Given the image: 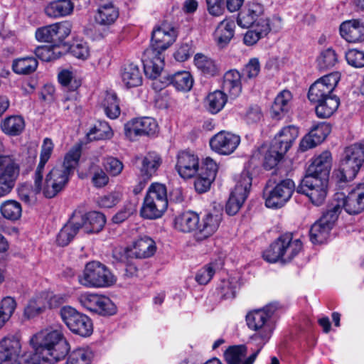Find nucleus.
<instances>
[{
  "mask_svg": "<svg viewBox=\"0 0 364 364\" xmlns=\"http://www.w3.org/2000/svg\"><path fill=\"white\" fill-rule=\"evenodd\" d=\"M177 37L175 28L164 21L156 26L151 33V46L143 54L144 72L151 78H156L162 71L164 58L162 52L172 45Z\"/></svg>",
  "mask_w": 364,
  "mask_h": 364,
  "instance_id": "obj_1",
  "label": "nucleus"
},
{
  "mask_svg": "<svg viewBox=\"0 0 364 364\" xmlns=\"http://www.w3.org/2000/svg\"><path fill=\"white\" fill-rule=\"evenodd\" d=\"M30 342L34 353L47 364H54L63 359L70 350L60 329L52 327L33 335Z\"/></svg>",
  "mask_w": 364,
  "mask_h": 364,
  "instance_id": "obj_2",
  "label": "nucleus"
},
{
  "mask_svg": "<svg viewBox=\"0 0 364 364\" xmlns=\"http://www.w3.org/2000/svg\"><path fill=\"white\" fill-rule=\"evenodd\" d=\"M80 155V147L72 148L65 156L63 163L54 166L48 172L43 185V192L46 198L55 197L65 187L78 163Z\"/></svg>",
  "mask_w": 364,
  "mask_h": 364,
  "instance_id": "obj_3",
  "label": "nucleus"
},
{
  "mask_svg": "<svg viewBox=\"0 0 364 364\" xmlns=\"http://www.w3.org/2000/svg\"><path fill=\"white\" fill-rule=\"evenodd\" d=\"M277 309L276 304H269L262 309L251 311L247 314V325L255 331L250 337L251 341H263V343H267L274 330L272 318Z\"/></svg>",
  "mask_w": 364,
  "mask_h": 364,
  "instance_id": "obj_4",
  "label": "nucleus"
},
{
  "mask_svg": "<svg viewBox=\"0 0 364 364\" xmlns=\"http://www.w3.org/2000/svg\"><path fill=\"white\" fill-rule=\"evenodd\" d=\"M54 149L53 141L44 139L41 149L40 160L33 176V187L28 184H22L18 188V195L21 200L27 204L32 203L36 195L43 191V179L45 166L50 159Z\"/></svg>",
  "mask_w": 364,
  "mask_h": 364,
  "instance_id": "obj_5",
  "label": "nucleus"
},
{
  "mask_svg": "<svg viewBox=\"0 0 364 364\" xmlns=\"http://www.w3.org/2000/svg\"><path fill=\"white\" fill-rule=\"evenodd\" d=\"M364 163V145L354 144L346 147L336 177L341 182L353 180Z\"/></svg>",
  "mask_w": 364,
  "mask_h": 364,
  "instance_id": "obj_6",
  "label": "nucleus"
},
{
  "mask_svg": "<svg viewBox=\"0 0 364 364\" xmlns=\"http://www.w3.org/2000/svg\"><path fill=\"white\" fill-rule=\"evenodd\" d=\"M168 207L166 186L160 183L152 184L144 198L141 215L146 219H156L164 214Z\"/></svg>",
  "mask_w": 364,
  "mask_h": 364,
  "instance_id": "obj_7",
  "label": "nucleus"
},
{
  "mask_svg": "<svg viewBox=\"0 0 364 364\" xmlns=\"http://www.w3.org/2000/svg\"><path fill=\"white\" fill-rule=\"evenodd\" d=\"M79 282L87 287H109L116 282V278L110 270L99 262H88L81 275Z\"/></svg>",
  "mask_w": 364,
  "mask_h": 364,
  "instance_id": "obj_8",
  "label": "nucleus"
},
{
  "mask_svg": "<svg viewBox=\"0 0 364 364\" xmlns=\"http://www.w3.org/2000/svg\"><path fill=\"white\" fill-rule=\"evenodd\" d=\"M66 297L62 294L41 292L33 296L24 309L23 314L27 318H35L43 314L47 309H55L65 302Z\"/></svg>",
  "mask_w": 364,
  "mask_h": 364,
  "instance_id": "obj_9",
  "label": "nucleus"
},
{
  "mask_svg": "<svg viewBox=\"0 0 364 364\" xmlns=\"http://www.w3.org/2000/svg\"><path fill=\"white\" fill-rule=\"evenodd\" d=\"M340 213L341 205H333L312 225L309 231L312 243L321 244L326 241Z\"/></svg>",
  "mask_w": 364,
  "mask_h": 364,
  "instance_id": "obj_10",
  "label": "nucleus"
},
{
  "mask_svg": "<svg viewBox=\"0 0 364 364\" xmlns=\"http://www.w3.org/2000/svg\"><path fill=\"white\" fill-rule=\"evenodd\" d=\"M327 187V180L305 175L296 191L299 193L305 195L314 205L321 206L325 202Z\"/></svg>",
  "mask_w": 364,
  "mask_h": 364,
  "instance_id": "obj_11",
  "label": "nucleus"
},
{
  "mask_svg": "<svg viewBox=\"0 0 364 364\" xmlns=\"http://www.w3.org/2000/svg\"><path fill=\"white\" fill-rule=\"evenodd\" d=\"M60 316L67 327L74 333L81 336H89L92 333V323L86 315L70 306H63Z\"/></svg>",
  "mask_w": 364,
  "mask_h": 364,
  "instance_id": "obj_12",
  "label": "nucleus"
},
{
  "mask_svg": "<svg viewBox=\"0 0 364 364\" xmlns=\"http://www.w3.org/2000/svg\"><path fill=\"white\" fill-rule=\"evenodd\" d=\"M252 178L247 171H243L231 192L226 203L225 211L229 215H235L247 199L252 186Z\"/></svg>",
  "mask_w": 364,
  "mask_h": 364,
  "instance_id": "obj_13",
  "label": "nucleus"
},
{
  "mask_svg": "<svg viewBox=\"0 0 364 364\" xmlns=\"http://www.w3.org/2000/svg\"><path fill=\"white\" fill-rule=\"evenodd\" d=\"M294 191L295 183L291 179L281 181L271 190H265L266 206L271 208L282 207L291 198Z\"/></svg>",
  "mask_w": 364,
  "mask_h": 364,
  "instance_id": "obj_14",
  "label": "nucleus"
},
{
  "mask_svg": "<svg viewBox=\"0 0 364 364\" xmlns=\"http://www.w3.org/2000/svg\"><path fill=\"white\" fill-rule=\"evenodd\" d=\"M340 80L338 73H331L317 80L309 88V100L317 103L332 96V92Z\"/></svg>",
  "mask_w": 364,
  "mask_h": 364,
  "instance_id": "obj_15",
  "label": "nucleus"
},
{
  "mask_svg": "<svg viewBox=\"0 0 364 364\" xmlns=\"http://www.w3.org/2000/svg\"><path fill=\"white\" fill-rule=\"evenodd\" d=\"M79 301L85 309L100 315H112L116 312L114 303L103 295L85 293L80 296Z\"/></svg>",
  "mask_w": 364,
  "mask_h": 364,
  "instance_id": "obj_16",
  "label": "nucleus"
},
{
  "mask_svg": "<svg viewBox=\"0 0 364 364\" xmlns=\"http://www.w3.org/2000/svg\"><path fill=\"white\" fill-rule=\"evenodd\" d=\"M73 213L80 218L78 221L79 227L85 233L99 232L106 223L104 214L97 211L85 213L82 208L78 207Z\"/></svg>",
  "mask_w": 364,
  "mask_h": 364,
  "instance_id": "obj_17",
  "label": "nucleus"
},
{
  "mask_svg": "<svg viewBox=\"0 0 364 364\" xmlns=\"http://www.w3.org/2000/svg\"><path fill=\"white\" fill-rule=\"evenodd\" d=\"M157 129V123L151 117L134 119L124 124V134L130 140H134L137 136L153 135Z\"/></svg>",
  "mask_w": 364,
  "mask_h": 364,
  "instance_id": "obj_18",
  "label": "nucleus"
},
{
  "mask_svg": "<svg viewBox=\"0 0 364 364\" xmlns=\"http://www.w3.org/2000/svg\"><path fill=\"white\" fill-rule=\"evenodd\" d=\"M240 142L239 136L229 132L220 131L210 139V146L218 154L229 155L235 151Z\"/></svg>",
  "mask_w": 364,
  "mask_h": 364,
  "instance_id": "obj_19",
  "label": "nucleus"
},
{
  "mask_svg": "<svg viewBox=\"0 0 364 364\" xmlns=\"http://www.w3.org/2000/svg\"><path fill=\"white\" fill-rule=\"evenodd\" d=\"M119 10L112 4H105L99 6L95 15V21L97 26L102 27L103 31L99 33L98 36L103 38L109 32V27L113 25L119 17Z\"/></svg>",
  "mask_w": 364,
  "mask_h": 364,
  "instance_id": "obj_20",
  "label": "nucleus"
},
{
  "mask_svg": "<svg viewBox=\"0 0 364 364\" xmlns=\"http://www.w3.org/2000/svg\"><path fill=\"white\" fill-rule=\"evenodd\" d=\"M336 204L341 205L350 215H357L364 210V183L358 184Z\"/></svg>",
  "mask_w": 364,
  "mask_h": 364,
  "instance_id": "obj_21",
  "label": "nucleus"
},
{
  "mask_svg": "<svg viewBox=\"0 0 364 364\" xmlns=\"http://www.w3.org/2000/svg\"><path fill=\"white\" fill-rule=\"evenodd\" d=\"M223 219L221 211L213 210L206 214L200 220L196 238L197 240H203L211 236L219 228Z\"/></svg>",
  "mask_w": 364,
  "mask_h": 364,
  "instance_id": "obj_22",
  "label": "nucleus"
},
{
  "mask_svg": "<svg viewBox=\"0 0 364 364\" xmlns=\"http://www.w3.org/2000/svg\"><path fill=\"white\" fill-rule=\"evenodd\" d=\"M176 170L181 177L190 178L199 170V159L192 152L182 151L176 156Z\"/></svg>",
  "mask_w": 364,
  "mask_h": 364,
  "instance_id": "obj_23",
  "label": "nucleus"
},
{
  "mask_svg": "<svg viewBox=\"0 0 364 364\" xmlns=\"http://www.w3.org/2000/svg\"><path fill=\"white\" fill-rule=\"evenodd\" d=\"M331 127L326 122L319 123L312 127L311 131L301 141L299 149L301 151L314 148L321 144L331 132Z\"/></svg>",
  "mask_w": 364,
  "mask_h": 364,
  "instance_id": "obj_24",
  "label": "nucleus"
},
{
  "mask_svg": "<svg viewBox=\"0 0 364 364\" xmlns=\"http://www.w3.org/2000/svg\"><path fill=\"white\" fill-rule=\"evenodd\" d=\"M341 36L349 43L364 41V21L352 19L343 22L340 26Z\"/></svg>",
  "mask_w": 364,
  "mask_h": 364,
  "instance_id": "obj_25",
  "label": "nucleus"
},
{
  "mask_svg": "<svg viewBox=\"0 0 364 364\" xmlns=\"http://www.w3.org/2000/svg\"><path fill=\"white\" fill-rule=\"evenodd\" d=\"M331 154L329 151H323L314 159L309 165L306 174L318 178H324L328 181L331 167Z\"/></svg>",
  "mask_w": 364,
  "mask_h": 364,
  "instance_id": "obj_26",
  "label": "nucleus"
},
{
  "mask_svg": "<svg viewBox=\"0 0 364 364\" xmlns=\"http://www.w3.org/2000/svg\"><path fill=\"white\" fill-rule=\"evenodd\" d=\"M20 341L16 337H6L0 342V364H14L21 352Z\"/></svg>",
  "mask_w": 364,
  "mask_h": 364,
  "instance_id": "obj_27",
  "label": "nucleus"
},
{
  "mask_svg": "<svg viewBox=\"0 0 364 364\" xmlns=\"http://www.w3.org/2000/svg\"><path fill=\"white\" fill-rule=\"evenodd\" d=\"M299 136V129L294 125L283 127L275 136L272 144L280 153L286 154Z\"/></svg>",
  "mask_w": 364,
  "mask_h": 364,
  "instance_id": "obj_28",
  "label": "nucleus"
},
{
  "mask_svg": "<svg viewBox=\"0 0 364 364\" xmlns=\"http://www.w3.org/2000/svg\"><path fill=\"white\" fill-rule=\"evenodd\" d=\"M263 13V7L260 4L251 2L240 11L237 18V24L242 28H249L256 24Z\"/></svg>",
  "mask_w": 364,
  "mask_h": 364,
  "instance_id": "obj_29",
  "label": "nucleus"
},
{
  "mask_svg": "<svg viewBox=\"0 0 364 364\" xmlns=\"http://www.w3.org/2000/svg\"><path fill=\"white\" fill-rule=\"evenodd\" d=\"M135 163L141 164L139 167L141 174L145 180H149L157 171L162 159L159 154L152 151L147 153L143 158L136 157Z\"/></svg>",
  "mask_w": 364,
  "mask_h": 364,
  "instance_id": "obj_30",
  "label": "nucleus"
},
{
  "mask_svg": "<svg viewBox=\"0 0 364 364\" xmlns=\"http://www.w3.org/2000/svg\"><path fill=\"white\" fill-rule=\"evenodd\" d=\"M156 252L155 242L149 237H144L136 240L133 247L126 251L129 257L138 259L148 258L154 255Z\"/></svg>",
  "mask_w": 364,
  "mask_h": 364,
  "instance_id": "obj_31",
  "label": "nucleus"
},
{
  "mask_svg": "<svg viewBox=\"0 0 364 364\" xmlns=\"http://www.w3.org/2000/svg\"><path fill=\"white\" fill-rule=\"evenodd\" d=\"M80 218L78 215H74L73 213L70 217L68 221L60 229L57 235L56 242L61 247L67 246L77 235L80 230L78 221Z\"/></svg>",
  "mask_w": 364,
  "mask_h": 364,
  "instance_id": "obj_32",
  "label": "nucleus"
},
{
  "mask_svg": "<svg viewBox=\"0 0 364 364\" xmlns=\"http://www.w3.org/2000/svg\"><path fill=\"white\" fill-rule=\"evenodd\" d=\"M281 248L283 254V262H290L302 250V242L300 239H294L291 233H286L279 237Z\"/></svg>",
  "mask_w": 364,
  "mask_h": 364,
  "instance_id": "obj_33",
  "label": "nucleus"
},
{
  "mask_svg": "<svg viewBox=\"0 0 364 364\" xmlns=\"http://www.w3.org/2000/svg\"><path fill=\"white\" fill-rule=\"evenodd\" d=\"M270 29L269 19L260 18L258 22L253 26V28L245 34L244 43L247 46L255 44L260 38L266 36Z\"/></svg>",
  "mask_w": 364,
  "mask_h": 364,
  "instance_id": "obj_34",
  "label": "nucleus"
},
{
  "mask_svg": "<svg viewBox=\"0 0 364 364\" xmlns=\"http://www.w3.org/2000/svg\"><path fill=\"white\" fill-rule=\"evenodd\" d=\"M235 27V21L230 19H225L218 24L214 33L218 46L223 48L229 43L234 36Z\"/></svg>",
  "mask_w": 364,
  "mask_h": 364,
  "instance_id": "obj_35",
  "label": "nucleus"
},
{
  "mask_svg": "<svg viewBox=\"0 0 364 364\" xmlns=\"http://www.w3.org/2000/svg\"><path fill=\"white\" fill-rule=\"evenodd\" d=\"M199 216L198 214L188 211L185 212L174 220V227L183 232H190L198 229Z\"/></svg>",
  "mask_w": 364,
  "mask_h": 364,
  "instance_id": "obj_36",
  "label": "nucleus"
},
{
  "mask_svg": "<svg viewBox=\"0 0 364 364\" xmlns=\"http://www.w3.org/2000/svg\"><path fill=\"white\" fill-rule=\"evenodd\" d=\"M292 99L291 93L289 90L280 92L274 99L271 107L272 117L274 119H281L289 109V103Z\"/></svg>",
  "mask_w": 364,
  "mask_h": 364,
  "instance_id": "obj_37",
  "label": "nucleus"
},
{
  "mask_svg": "<svg viewBox=\"0 0 364 364\" xmlns=\"http://www.w3.org/2000/svg\"><path fill=\"white\" fill-rule=\"evenodd\" d=\"M223 89L229 93L230 97H237L242 90L241 75L236 70L228 71L223 77Z\"/></svg>",
  "mask_w": 364,
  "mask_h": 364,
  "instance_id": "obj_38",
  "label": "nucleus"
},
{
  "mask_svg": "<svg viewBox=\"0 0 364 364\" xmlns=\"http://www.w3.org/2000/svg\"><path fill=\"white\" fill-rule=\"evenodd\" d=\"M121 77L127 87L139 86L142 82V74L137 65L132 63L124 65Z\"/></svg>",
  "mask_w": 364,
  "mask_h": 364,
  "instance_id": "obj_39",
  "label": "nucleus"
},
{
  "mask_svg": "<svg viewBox=\"0 0 364 364\" xmlns=\"http://www.w3.org/2000/svg\"><path fill=\"white\" fill-rule=\"evenodd\" d=\"M19 175V166L15 161L9 156L0 155V179L16 181Z\"/></svg>",
  "mask_w": 364,
  "mask_h": 364,
  "instance_id": "obj_40",
  "label": "nucleus"
},
{
  "mask_svg": "<svg viewBox=\"0 0 364 364\" xmlns=\"http://www.w3.org/2000/svg\"><path fill=\"white\" fill-rule=\"evenodd\" d=\"M73 9L74 4L71 0H58L50 3L45 12L50 17L58 18L70 15Z\"/></svg>",
  "mask_w": 364,
  "mask_h": 364,
  "instance_id": "obj_41",
  "label": "nucleus"
},
{
  "mask_svg": "<svg viewBox=\"0 0 364 364\" xmlns=\"http://www.w3.org/2000/svg\"><path fill=\"white\" fill-rule=\"evenodd\" d=\"M194 63L205 76L213 77L219 73L220 69L215 60L202 53L196 54Z\"/></svg>",
  "mask_w": 364,
  "mask_h": 364,
  "instance_id": "obj_42",
  "label": "nucleus"
},
{
  "mask_svg": "<svg viewBox=\"0 0 364 364\" xmlns=\"http://www.w3.org/2000/svg\"><path fill=\"white\" fill-rule=\"evenodd\" d=\"M25 122L22 117L12 115L5 118L1 123L2 132L9 136L19 135L24 129Z\"/></svg>",
  "mask_w": 364,
  "mask_h": 364,
  "instance_id": "obj_43",
  "label": "nucleus"
},
{
  "mask_svg": "<svg viewBox=\"0 0 364 364\" xmlns=\"http://www.w3.org/2000/svg\"><path fill=\"white\" fill-rule=\"evenodd\" d=\"M316 106V114L318 117L326 119L331 117L338 109L340 100L336 95H332L321 102Z\"/></svg>",
  "mask_w": 364,
  "mask_h": 364,
  "instance_id": "obj_44",
  "label": "nucleus"
},
{
  "mask_svg": "<svg viewBox=\"0 0 364 364\" xmlns=\"http://www.w3.org/2000/svg\"><path fill=\"white\" fill-rule=\"evenodd\" d=\"M226 94L220 90L210 93L205 100L207 109L212 114L218 113L227 102Z\"/></svg>",
  "mask_w": 364,
  "mask_h": 364,
  "instance_id": "obj_45",
  "label": "nucleus"
},
{
  "mask_svg": "<svg viewBox=\"0 0 364 364\" xmlns=\"http://www.w3.org/2000/svg\"><path fill=\"white\" fill-rule=\"evenodd\" d=\"M0 212L4 218L11 221H16L21 217L22 206L16 200H7L0 205Z\"/></svg>",
  "mask_w": 364,
  "mask_h": 364,
  "instance_id": "obj_46",
  "label": "nucleus"
},
{
  "mask_svg": "<svg viewBox=\"0 0 364 364\" xmlns=\"http://www.w3.org/2000/svg\"><path fill=\"white\" fill-rule=\"evenodd\" d=\"M38 61L33 57H25L14 60L12 69L18 75H28L33 73L38 67Z\"/></svg>",
  "mask_w": 364,
  "mask_h": 364,
  "instance_id": "obj_47",
  "label": "nucleus"
},
{
  "mask_svg": "<svg viewBox=\"0 0 364 364\" xmlns=\"http://www.w3.org/2000/svg\"><path fill=\"white\" fill-rule=\"evenodd\" d=\"M171 83L176 90L183 92L189 91L193 85V79L189 72L181 71L169 77Z\"/></svg>",
  "mask_w": 364,
  "mask_h": 364,
  "instance_id": "obj_48",
  "label": "nucleus"
},
{
  "mask_svg": "<svg viewBox=\"0 0 364 364\" xmlns=\"http://www.w3.org/2000/svg\"><path fill=\"white\" fill-rule=\"evenodd\" d=\"M106 115L110 119H116L120 114V108L119 105L117 95L113 92H107L102 102Z\"/></svg>",
  "mask_w": 364,
  "mask_h": 364,
  "instance_id": "obj_49",
  "label": "nucleus"
},
{
  "mask_svg": "<svg viewBox=\"0 0 364 364\" xmlns=\"http://www.w3.org/2000/svg\"><path fill=\"white\" fill-rule=\"evenodd\" d=\"M34 53L41 60L48 62L59 58L63 52L60 50V46L53 44L38 46L35 49Z\"/></svg>",
  "mask_w": 364,
  "mask_h": 364,
  "instance_id": "obj_50",
  "label": "nucleus"
},
{
  "mask_svg": "<svg viewBox=\"0 0 364 364\" xmlns=\"http://www.w3.org/2000/svg\"><path fill=\"white\" fill-rule=\"evenodd\" d=\"M93 353L89 348H79L69 355L66 364H90Z\"/></svg>",
  "mask_w": 364,
  "mask_h": 364,
  "instance_id": "obj_51",
  "label": "nucleus"
},
{
  "mask_svg": "<svg viewBox=\"0 0 364 364\" xmlns=\"http://www.w3.org/2000/svg\"><path fill=\"white\" fill-rule=\"evenodd\" d=\"M113 133L110 126L107 122L99 121L87 134L90 139L101 140L109 139Z\"/></svg>",
  "mask_w": 364,
  "mask_h": 364,
  "instance_id": "obj_52",
  "label": "nucleus"
},
{
  "mask_svg": "<svg viewBox=\"0 0 364 364\" xmlns=\"http://www.w3.org/2000/svg\"><path fill=\"white\" fill-rule=\"evenodd\" d=\"M247 348L245 345L230 346L224 356L228 364H240L246 356Z\"/></svg>",
  "mask_w": 364,
  "mask_h": 364,
  "instance_id": "obj_53",
  "label": "nucleus"
},
{
  "mask_svg": "<svg viewBox=\"0 0 364 364\" xmlns=\"http://www.w3.org/2000/svg\"><path fill=\"white\" fill-rule=\"evenodd\" d=\"M16 308V302L11 296L4 297L0 303V326L9 321Z\"/></svg>",
  "mask_w": 364,
  "mask_h": 364,
  "instance_id": "obj_54",
  "label": "nucleus"
},
{
  "mask_svg": "<svg viewBox=\"0 0 364 364\" xmlns=\"http://www.w3.org/2000/svg\"><path fill=\"white\" fill-rule=\"evenodd\" d=\"M58 79L62 86L70 90H75L81 84L72 70L65 69L61 70L58 75Z\"/></svg>",
  "mask_w": 364,
  "mask_h": 364,
  "instance_id": "obj_55",
  "label": "nucleus"
},
{
  "mask_svg": "<svg viewBox=\"0 0 364 364\" xmlns=\"http://www.w3.org/2000/svg\"><path fill=\"white\" fill-rule=\"evenodd\" d=\"M262 257L264 260L270 263H274L279 260L283 262V254L279 237L263 252Z\"/></svg>",
  "mask_w": 364,
  "mask_h": 364,
  "instance_id": "obj_56",
  "label": "nucleus"
},
{
  "mask_svg": "<svg viewBox=\"0 0 364 364\" xmlns=\"http://www.w3.org/2000/svg\"><path fill=\"white\" fill-rule=\"evenodd\" d=\"M317 61L320 69H328L336 64L338 56L335 50L331 48H327L321 52Z\"/></svg>",
  "mask_w": 364,
  "mask_h": 364,
  "instance_id": "obj_57",
  "label": "nucleus"
},
{
  "mask_svg": "<svg viewBox=\"0 0 364 364\" xmlns=\"http://www.w3.org/2000/svg\"><path fill=\"white\" fill-rule=\"evenodd\" d=\"M54 45H59L70 35L71 24L68 21L53 23Z\"/></svg>",
  "mask_w": 364,
  "mask_h": 364,
  "instance_id": "obj_58",
  "label": "nucleus"
},
{
  "mask_svg": "<svg viewBox=\"0 0 364 364\" xmlns=\"http://www.w3.org/2000/svg\"><path fill=\"white\" fill-rule=\"evenodd\" d=\"M136 210V203L135 201H127L123 208L118 211L112 218L114 223H122L133 215Z\"/></svg>",
  "mask_w": 364,
  "mask_h": 364,
  "instance_id": "obj_59",
  "label": "nucleus"
},
{
  "mask_svg": "<svg viewBox=\"0 0 364 364\" xmlns=\"http://www.w3.org/2000/svg\"><path fill=\"white\" fill-rule=\"evenodd\" d=\"M285 154L280 153L279 150L272 144L269 150L265 154L263 166L265 169L270 170L275 167Z\"/></svg>",
  "mask_w": 364,
  "mask_h": 364,
  "instance_id": "obj_60",
  "label": "nucleus"
},
{
  "mask_svg": "<svg viewBox=\"0 0 364 364\" xmlns=\"http://www.w3.org/2000/svg\"><path fill=\"white\" fill-rule=\"evenodd\" d=\"M63 109L77 115L80 114L82 106L77 100V94L72 92L68 94L63 100Z\"/></svg>",
  "mask_w": 364,
  "mask_h": 364,
  "instance_id": "obj_61",
  "label": "nucleus"
},
{
  "mask_svg": "<svg viewBox=\"0 0 364 364\" xmlns=\"http://www.w3.org/2000/svg\"><path fill=\"white\" fill-rule=\"evenodd\" d=\"M104 167L109 175L117 176L122 171L124 165L118 159L110 156L105 159Z\"/></svg>",
  "mask_w": 364,
  "mask_h": 364,
  "instance_id": "obj_62",
  "label": "nucleus"
},
{
  "mask_svg": "<svg viewBox=\"0 0 364 364\" xmlns=\"http://www.w3.org/2000/svg\"><path fill=\"white\" fill-rule=\"evenodd\" d=\"M346 59L347 63L355 68L364 67V52L351 49L346 53Z\"/></svg>",
  "mask_w": 364,
  "mask_h": 364,
  "instance_id": "obj_63",
  "label": "nucleus"
},
{
  "mask_svg": "<svg viewBox=\"0 0 364 364\" xmlns=\"http://www.w3.org/2000/svg\"><path fill=\"white\" fill-rule=\"evenodd\" d=\"M70 53L78 59L85 60L90 55V49L85 42H76L70 47Z\"/></svg>",
  "mask_w": 364,
  "mask_h": 364,
  "instance_id": "obj_64",
  "label": "nucleus"
}]
</instances>
